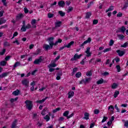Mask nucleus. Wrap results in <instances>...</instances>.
<instances>
[{"mask_svg": "<svg viewBox=\"0 0 128 128\" xmlns=\"http://www.w3.org/2000/svg\"><path fill=\"white\" fill-rule=\"evenodd\" d=\"M6 20H4V18H0V26L2 24H6Z\"/></svg>", "mask_w": 128, "mask_h": 128, "instance_id": "5701e85b", "label": "nucleus"}, {"mask_svg": "<svg viewBox=\"0 0 128 128\" xmlns=\"http://www.w3.org/2000/svg\"><path fill=\"white\" fill-rule=\"evenodd\" d=\"M20 92V90H16L12 92V94H14V96H18Z\"/></svg>", "mask_w": 128, "mask_h": 128, "instance_id": "aec40b11", "label": "nucleus"}, {"mask_svg": "<svg viewBox=\"0 0 128 128\" xmlns=\"http://www.w3.org/2000/svg\"><path fill=\"white\" fill-rule=\"evenodd\" d=\"M4 46H10V42H5L4 43Z\"/></svg>", "mask_w": 128, "mask_h": 128, "instance_id": "4c0bfd02", "label": "nucleus"}, {"mask_svg": "<svg viewBox=\"0 0 128 128\" xmlns=\"http://www.w3.org/2000/svg\"><path fill=\"white\" fill-rule=\"evenodd\" d=\"M6 54V49H3L2 51L0 52V56H4Z\"/></svg>", "mask_w": 128, "mask_h": 128, "instance_id": "de8ad7c7", "label": "nucleus"}, {"mask_svg": "<svg viewBox=\"0 0 128 128\" xmlns=\"http://www.w3.org/2000/svg\"><path fill=\"white\" fill-rule=\"evenodd\" d=\"M2 2L4 4V6H6L7 4H6V0H2Z\"/></svg>", "mask_w": 128, "mask_h": 128, "instance_id": "bf43d9fd", "label": "nucleus"}, {"mask_svg": "<svg viewBox=\"0 0 128 128\" xmlns=\"http://www.w3.org/2000/svg\"><path fill=\"white\" fill-rule=\"evenodd\" d=\"M74 44V42L72 41L68 45H64V46L60 47L59 49V50H62L64 48H70V46Z\"/></svg>", "mask_w": 128, "mask_h": 128, "instance_id": "39448f33", "label": "nucleus"}, {"mask_svg": "<svg viewBox=\"0 0 128 128\" xmlns=\"http://www.w3.org/2000/svg\"><path fill=\"white\" fill-rule=\"evenodd\" d=\"M120 94V92L116 91L114 93V98H116Z\"/></svg>", "mask_w": 128, "mask_h": 128, "instance_id": "a19ab883", "label": "nucleus"}, {"mask_svg": "<svg viewBox=\"0 0 128 128\" xmlns=\"http://www.w3.org/2000/svg\"><path fill=\"white\" fill-rule=\"evenodd\" d=\"M62 42V40L60 38H58L57 41H56L54 43V46H57L58 44H60Z\"/></svg>", "mask_w": 128, "mask_h": 128, "instance_id": "cd10ccee", "label": "nucleus"}, {"mask_svg": "<svg viewBox=\"0 0 128 128\" xmlns=\"http://www.w3.org/2000/svg\"><path fill=\"white\" fill-rule=\"evenodd\" d=\"M116 52H118L119 56H122L126 54L124 51H122L120 50H117Z\"/></svg>", "mask_w": 128, "mask_h": 128, "instance_id": "f8f14e48", "label": "nucleus"}, {"mask_svg": "<svg viewBox=\"0 0 128 128\" xmlns=\"http://www.w3.org/2000/svg\"><path fill=\"white\" fill-rule=\"evenodd\" d=\"M92 80V78H86L85 79H82L81 81L80 82V84H89V82H90Z\"/></svg>", "mask_w": 128, "mask_h": 128, "instance_id": "7ed1b4c3", "label": "nucleus"}, {"mask_svg": "<svg viewBox=\"0 0 128 128\" xmlns=\"http://www.w3.org/2000/svg\"><path fill=\"white\" fill-rule=\"evenodd\" d=\"M91 16H92V12H87L86 13V18H90Z\"/></svg>", "mask_w": 128, "mask_h": 128, "instance_id": "a878e982", "label": "nucleus"}, {"mask_svg": "<svg viewBox=\"0 0 128 128\" xmlns=\"http://www.w3.org/2000/svg\"><path fill=\"white\" fill-rule=\"evenodd\" d=\"M58 6H61L62 8H64V6H66V3H64V0H61L58 2Z\"/></svg>", "mask_w": 128, "mask_h": 128, "instance_id": "4468645a", "label": "nucleus"}, {"mask_svg": "<svg viewBox=\"0 0 128 128\" xmlns=\"http://www.w3.org/2000/svg\"><path fill=\"white\" fill-rule=\"evenodd\" d=\"M106 120H108V118L106 117V116H104L103 117V119H102V123L106 121Z\"/></svg>", "mask_w": 128, "mask_h": 128, "instance_id": "6e6d98bb", "label": "nucleus"}, {"mask_svg": "<svg viewBox=\"0 0 128 128\" xmlns=\"http://www.w3.org/2000/svg\"><path fill=\"white\" fill-rule=\"evenodd\" d=\"M116 68L118 72H120L122 70L120 69V65H116Z\"/></svg>", "mask_w": 128, "mask_h": 128, "instance_id": "f704fd0d", "label": "nucleus"}, {"mask_svg": "<svg viewBox=\"0 0 128 128\" xmlns=\"http://www.w3.org/2000/svg\"><path fill=\"white\" fill-rule=\"evenodd\" d=\"M0 66H6V62L4 60L0 62Z\"/></svg>", "mask_w": 128, "mask_h": 128, "instance_id": "7c9ffc66", "label": "nucleus"}, {"mask_svg": "<svg viewBox=\"0 0 128 128\" xmlns=\"http://www.w3.org/2000/svg\"><path fill=\"white\" fill-rule=\"evenodd\" d=\"M22 18V14H18L16 16V18L17 20H18L20 18Z\"/></svg>", "mask_w": 128, "mask_h": 128, "instance_id": "79ce46f5", "label": "nucleus"}, {"mask_svg": "<svg viewBox=\"0 0 128 128\" xmlns=\"http://www.w3.org/2000/svg\"><path fill=\"white\" fill-rule=\"evenodd\" d=\"M54 37H50L48 38L47 40H48L49 44H44L43 46V48L45 50H52V48H54Z\"/></svg>", "mask_w": 128, "mask_h": 128, "instance_id": "f257e3e1", "label": "nucleus"}, {"mask_svg": "<svg viewBox=\"0 0 128 128\" xmlns=\"http://www.w3.org/2000/svg\"><path fill=\"white\" fill-rule=\"evenodd\" d=\"M90 47L86 48V54H87L86 56H92V53L90 52Z\"/></svg>", "mask_w": 128, "mask_h": 128, "instance_id": "dca6fc26", "label": "nucleus"}, {"mask_svg": "<svg viewBox=\"0 0 128 128\" xmlns=\"http://www.w3.org/2000/svg\"><path fill=\"white\" fill-rule=\"evenodd\" d=\"M16 122H18V120H14V121L13 122L12 128H16Z\"/></svg>", "mask_w": 128, "mask_h": 128, "instance_id": "b1692460", "label": "nucleus"}, {"mask_svg": "<svg viewBox=\"0 0 128 128\" xmlns=\"http://www.w3.org/2000/svg\"><path fill=\"white\" fill-rule=\"evenodd\" d=\"M22 84L23 86L28 88V84H30V81H28V79H24L22 81Z\"/></svg>", "mask_w": 128, "mask_h": 128, "instance_id": "9b49d317", "label": "nucleus"}, {"mask_svg": "<svg viewBox=\"0 0 128 128\" xmlns=\"http://www.w3.org/2000/svg\"><path fill=\"white\" fill-rule=\"evenodd\" d=\"M94 124H95L94 122L91 123V124H90V128H94Z\"/></svg>", "mask_w": 128, "mask_h": 128, "instance_id": "774afa93", "label": "nucleus"}, {"mask_svg": "<svg viewBox=\"0 0 128 128\" xmlns=\"http://www.w3.org/2000/svg\"><path fill=\"white\" fill-rule=\"evenodd\" d=\"M110 50H112V48H106L104 50V52H110Z\"/></svg>", "mask_w": 128, "mask_h": 128, "instance_id": "c03bdc74", "label": "nucleus"}, {"mask_svg": "<svg viewBox=\"0 0 128 128\" xmlns=\"http://www.w3.org/2000/svg\"><path fill=\"white\" fill-rule=\"evenodd\" d=\"M44 100H45V99H42V100H38L36 102L37 104H42V103L44 102Z\"/></svg>", "mask_w": 128, "mask_h": 128, "instance_id": "72a5a7b5", "label": "nucleus"}, {"mask_svg": "<svg viewBox=\"0 0 128 128\" xmlns=\"http://www.w3.org/2000/svg\"><path fill=\"white\" fill-rule=\"evenodd\" d=\"M108 74H110V73L108 72H104L102 74V76H108Z\"/></svg>", "mask_w": 128, "mask_h": 128, "instance_id": "13d9d810", "label": "nucleus"}, {"mask_svg": "<svg viewBox=\"0 0 128 128\" xmlns=\"http://www.w3.org/2000/svg\"><path fill=\"white\" fill-rule=\"evenodd\" d=\"M112 88H118V84H116V83H114L113 84L112 86Z\"/></svg>", "mask_w": 128, "mask_h": 128, "instance_id": "49530a36", "label": "nucleus"}, {"mask_svg": "<svg viewBox=\"0 0 128 128\" xmlns=\"http://www.w3.org/2000/svg\"><path fill=\"white\" fill-rule=\"evenodd\" d=\"M8 74H10L8 72H3L2 74H0V78H6V76H8Z\"/></svg>", "mask_w": 128, "mask_h": 128, "instance_id": "2eb2a0df", "label": "nucleus"}, {"mask_svg": "<svg viewBox=\"0 0 128 128\" xmlns=\"http://www.w3.org/2000/svg\"><path fill=\"white\" fill-rule=\"evenodd\" d=\"M114 40H110L109 42V46H114Z\"/></svg>", "mask_w": 128, "mask_h": 128, "instance_id": "58836bf2", "label": "nucleus"}, {"mask_svg": "<svg viewBox=\"0 0 128 128\" xmlns=\"http://www.w3.org/2000/svg\"><path fill=\"white\" fill-rule=\"evenodd\" d=\"M18 100V98L16 97L15 98H11L10 100V102L12 103V102H16V100Z\"/></svg>", "mask_w": 128, "mask_h": 128, "instance_id": "c85d7f7f", "label": "nucleus"}, {"mask_svg": "<svg viewBox=\"0 0 128 128\" xmlns=\"http://www.w3.org/2000/svg\"><path fill=\"white\" fill-rule=\"evenodd\" d=\"M86 76H92V72L90 71L88 72L86 74Z\"/></svg>", "mask_w": 128, "mask_h": 128, "instance_id": "09e8293b", "label": "nucleus"}, {"mask_svg": "<svg viewBox=\"0 0 128 128\" xmlns=\"http://www.w3.org/2000/svg\"><path fill=\"white\" fill-rule=\"evenodd\" d=\"M58 12L60 16H66V13L63 12L62 10L58 11Z\"/></svg>", "mask_w": 128, "mask_h": 128, "instance_id": "bb28decb", "label": "nucleus"}, {"mask_svg": "<svg viewBox=\"0 0 128 128\" xmlns=\"http://www.w3.org/2000/svg\"><path fill=\"white\" fill-rule=\"evenodd\" d=\"M26 26H22L21 28V31L26 32Z\"/></svg>", "mask_w": 128, "mask_h": 128, "instance_id": "5fc2aeb1", "label": "nucleus"}, {"mask_svg": "<svg viewBox=\"0 0 128 128\" xmlns=\"http://www.w3.org/2000/svg\"><path fill=\"white\" fill-rule=\"evenodd\" d=\"M56 76H62V71L59 72L57 74Z\"/></svg>", "mask_w": 128, "mask_h": 128, "instance_id": "4d7b16f0", "label": "nucleus"}, {"mask_svg": "<svg viewBox=\"0 0 128 128\" xmlns=\"http://www.w3.org/2000/svg\"><path fill=\"white\" fill-rule=\"evenodd\" d=\"M24 14L28 13V8H24Z\"/></svg>", "mask_w": 128, "mask_h": 128, "instance_id": "69168bd1", "label": "nucleus"}, {"mask_svg": "<svg viewBox=\"0 0 128 128\" xmlns=\"http://www.w3.org/2000/svg\"><path fill=\"white\" fill-rule=\"evenodd\" d=\"M82 54L78 55V54H76L74 55V58H71L70 60L72 62L74 60H79V58H80L82 57Z\"/></svg>", "mask_w": 128, "mask_h": 128, "instance_id": "0eeeda50", "label": "nucleus"}, {"mask_svg": "<svg viewBox=\"0 0 128 128\" xmlns=\"http://www.w3.org/2000/svg\"><path fill=\"white\" fill-rule=\"evenodd\" d=\"M75 76L76 78H80L82 76V73H80V72H78L76 73Z\"/></svg>", "mask_w": 128, "mask_h": 128, "instance_id": "c756f323", "label": "nucleus"}, {"mask_svg": "<svg viewBox=\"0 0 128 128\" xmlns=\"http://www.w3.org/2000/svg\"><path fill=\"white\" fill-rule=\"evenodd\" d=\"M126 27L124 26H122L121 28H118V30H116V32L118 34V32L124 33L126 32Z\"/></svg>", "mask_w": 128, "mask_h": 128, "instance_id": "6e6552de", "label": "nucleus"}, {"mask_svg": "<svg viewBox=\"0 0 128 128\" xmlns=\"http://www.w3.org/2000/svg\"><path fill=\"white\" fill-rule=\"evenodd\" d=\"M74 10V8H72V6H69L67 10V12L68 14L70 12H72V10Z\"/></svg>", "mask_w": 128, "mask_h": 128, "instance_id": "2f4dec72", "label": "nucleus"}, {"mask_svg": "<svg viewBox=\"0 0 128 128\" xmlns=\"http://www.w3.org/2000/svg\"><path fill=\"white\" fill-rule=\"evenodd\" d=\"M128 6V0H127V2L125 3L124 6L122 8V10H126V8Z\"/></svg>", "mask_w": 128, "mask_h": 128, "instance_id": "e433bc0d", "label": "nucleus"}, {"mask_svg": "<svg viewBox=\"0 0 128 128\" xmlns=\"http://www.w3.org/2000/svg\"><path fill=\"white\" fill-rule=\"evenodd\" d=\"M44 61L42 59V56H40L38 58L36 59L33 62L34 64H40L42 62Z\"/></svg>", "mask_w": 128, "mask_h": 128, "instance_id": "20e7f679", "label": "nucleus"}, {"mask_svg": "<svg viewBox=\"0 0 128 128\" xmlns=\"http://www.w3.org/2000/svg\"><path fill=\"white\" fill-rule=\"evenodd\" d=\"M24 104H26V108L28 110H32L34 104H32V102L30 100H26L25 101Z\"/></svg>", "mask_w": 128, "mask_h": 128, "instance_id": "f03ea898", "label": "nucleus"}, {"mask_svg": "<svg viewBox=\"0 0 128 128\" xmlns=\"http://www.w3.org/2000/svg\"><path fill=\"white\" fill-rule=\"evenodd\" d=\"M128 42H126L124 43L123 45L121 46V48H126V46H128Z\"/></svg>", "mask_w": 128, "mask_h": 128, "instance_id": "8fccbe9b", "label": "nucleus"}, {"mask_svg": "<svg viewBox=\"0 0 128 128\" xmlns=\"http://www.w3.org/2000/svg\"><path fill=\"white\" fill-rule=\"evenodd\" d=\"M84 120H89L90 119V114L86 112L84 114V117H83Z\"/></svg>", "mask_w": 128, "mask_h": 128, "instance_id": "ddd939ff", "label": "nucleus"}, {"mask_svg": "<svg viewBox=\"0 0 128 128\" xmlns=\"http://www.w3.org/2000/svg\"><path fill=\"white\" fill-rule=\"evenodd\" d=\"M118 36L120 40H124V36L122 34H119Z\"/></svg>", "mask_w": 128, "mask_h": 128, "instance_id": "603ef678", "label": "nucleus"}, {"mask_svg": "<svg viewBox=\"0 0 128 128\" xmlns=\"http://www.w3.org/2000/svg\"><path fill=\"white\" fill-rule=\"evenodd\" d=\"M110 109H111L110 110V112H114V106H108V110H110Z\"/></svg>", "mask_w": 128, "mask_h": 128, "instance_id": "37998d69", "label": "nucleus"}, {"mask_svg": "<svg viewBox=\"0 0 128 128\" xmlns=\"http://www.w3.org/2000/svg\"><path fill=\"white\" fill-rule=\"evenodd\" d=\"M98 20H93V24H98Z\"/></svg>", "mask_w": 128, "mask_h": 128, "instance_id": "052dcab7", "label": "nucleus"}, {"mask_svg": "<svg viewBox=\"0 0 128 128\" xmlns=\"http://www.w3.org/2000/svg\"><path fill=\"white\" fill-rule=\"evenodd\" d=\"M20 66V62H15V64L13 66V68H18V66Z\"/></svg>", "mask_w": 128, "mask_h": 128, "instance_id": "4be33fe9", "label": "nucleus"}, {"mask_svg": "<svg viewBox=\"0 0 128 128\" xmlns=\"http://www.w3.org/2000/svg\"><path fill=\"white\" fill-rule=\"evenodd\" d=\"M12 58V56H8L5 58V60L7 62V60H10V58Z\"/></svg>", "mask_w": 128, "mask_h": 128, "instance_id": "864d4df0", "label": "nucleus"}, {"mask_svg": "<svg viewBox=\"0 0 128 128\" xmlns=\"http://www.w3.org/2000/svg\"><path fill=\"white\" fill-rule=\"evenodd\" d=\"M114 6H111L109 7L108 10H106V12H112V10H114Z\"/></svg>", "mask_w": 128, "mask_h": 128, "instance_id": "412c9836", "label": "nucleus"}, {"mask_svg": "<svg viewBox=\"0 0 128 128\" xmlns=\"http://www.w3.org/2000/svg\"><path fill=\"white\" fill-rule=\"evenodd\" d=\"M56 4H57L56 2H54L53 4H50V7L52 8L54 6H56Z\"/></svg>", "mask_w": 128, "mask_h": 128, "instance_id": "338daca9", "label": "nucleus"}, {"mask_svg": "<svg viewBox=\"0 0 128 128\" xmlns=\"http://www.w3.org/2000/svg\"><path fill=\"white\" fill-rule=\"evenodd\" d=\"M54 70H56V68H50L49 69V72H54Z\"/></svg>", "mask_w": 128, "mask_h": 128, "instance_id": "0e129e2a", "label": "nucleus"}, {"mask_svg": "<svg viewBox=\"0 0 128 128\" xmlns=\"http://www.w3.org/2000/svg\"><path fill=\"white\" fill-rule=\"evenodd\" d=\"M76 72H78V68H73V71L72 72V76H74V74H76Z\"/></svg>", "mask_w": 128, "mask_h": 128, "instance_id": "c9c22d12", "label": "nucleus"}, {"mask_svg": "<svg viewBox=\"0 0 128 128\" xmlns=\"http://www.w3.org/2000/svg\"><path fill=\"white\" fill-rule=\"evenodd\" d=\"M106 82V80H104V79L102 78L100 80H98L96 82V84H104Z\"/></svg>", "mask_w": 128, "mask_h": 128, "instance_id": "f3484780", "label": "nucleus"}, {"mask_svg": "<svg viewBox=\"0 0 128 128\" xmlns=\"http://www.w3.org/2000/svg\"><path fill=\"white\" fill-rule=\"evenodd\" d=\"M122 13L118 12L117 14V18H122Z\"/></svg>", "mask_w": 128, "mask_h": 128, "instance_id": "680f3d73", "label": "nucleus"}, {"mask_svg": "<svg viewBox=\"0 0 128 128\" xmlns=\"http://www.w3.org/2000/svg\"><path fill=\"white\" fill-rule=\"evenodd\" d=\"M94 114H100V110H98V109H96L94 110Z\"/></svg>", "mask_w": 128, "mask_h": 128, "instance_id": "3c124183", "label": "nucleus"}, {"mask_svg": "<svg viewBox=\"0 0 128 128\" xmlns=\"http://www.w3.org/2000/svg\"><path fill=\"white\" fill-rule=\"evenodd\" d=\"M44 120H46V122H48L50 120V118L48 115H46L45 117H44Z\"/></svg>", "mask_w": 128, "mask_h": 128, "instance_id": "473e14b6", "label": "nucleus"}, {"mask_svg": "<svg viewBox=\"0 0 128 128\" xmlns=\"http://www.w3.org/2000/svg\"><path fill=\"white\" fill-rule=\"evenodd\" d=\"M92 42V38H89L87 40H85L82 44H80L79 46L80 48H84V44H88V42Z\"/></svg>", "mask_w": 128, "mask_h": 128, "instance_id": "9d476101", "label": "nucleus"}, {"mask_svg": "<svg viewBox=\"0 0 128 128\" xmlns=\"http://www.w3.org/2000/svg\"><path fill=\"white\" fill-rule=\"evenodd\" d=\"M36 24V19H32L31 22V24H32L33 28H36V26L34 24Z\"/></svg>", "mask_w": 128, "mask_h": 128, "instance_id": "6ab92c4d", "label": "nucleus"}, {"mask_svg": "<svg viewBox=\"0 0 128 128\" xmlns=\"http://www.w3.org/2000/svg\"><path fill=\"white\" fill-rule=\"evenodd\" d=\"M48 18H54V14H52L48 13Z\"/></svg>", "mask_w": 128, "mask_h": 128, "instance_id": "a18cd8bd", "label": "nucleus"}, {"mask_svg": "<svg viewBox=\"0 0 128 128\" xmlns=\"http://www.w3.org/2000/svg\"><path fill=\"white\" fill-rule=\"evenodd\" d=\"M74 91H70L68 93V98H72V96H74Z\"/></svg>", "mask_w": 128, "mask_h": 128, "instance_id": "a211bd4d", "label": "nucleus"}, {"mask_svg": "<svg viewBox=\"0 0 128 128\" xmlns=\"http://www.w3.org/2000/svg\"><path fill=\"white\" fill-rule=\"evenodd\" d=\"M25 27H26V28L28 29V28H32V26L30 25V24H27L26 26H25Z\"/></svg>", "mask_w": 128, "mask_h": 128, "instance_id": "e2e57ef3", "label": "nucleus"}, {"mask_svg": "<svg viewBox=\"0 0 128 128\" xmlns=\"http://www.w3.org/2000/svg\"><path fill=\"white\" fill-rule=\"evenodd\" d=\"M62 23V21H58L57 22H55V27L52 28V30H56V29L60 27Z\"/></svg>", "mask_w": 128, "mask_h": 128, "instance_id": "1a4fd4ad", "label": "nucleus"}, {"mask_svg": "<svg viewBox=\"0 0 128 128\" xmlns=\"http://www.w3.org/2000/svg\"><path fill=\"white\" fill-rule=\"evenodd\" d=\"M56 64H53V63H51L48 66V68H56Z\"/></svg>", "mask_w": 128, "mask_h": 128, "instance_id": "393cba45", "label": "nucleus"}, {"mask_svg": "<svg viewBox=\"0 0 128 128\" xmlns=\"http://www.w3.org/2000/svg\"><path fill=\"white\" fill-rule=\"evenodd\" d=\"M68 114H70V111L68 110H66L64 112V113L63 114V116H66V118H67L68 120V118H72V116H74V113L71 114L70 116H68Z\"/></svg>", "mask_w": 128, "mask_h": 128, "instance_id": "423d86ee", "label": "nucleus"}, {"mask_svg": "<svg viewBox=\"0 0 128 128\" xmlns=\"http://www.w3.org/2000/svg\"><path fill=\"white\" fill-rule=\"evenodd\" d=\"M59 110H60V108H56L55 110H54L52 111V112L54 114H55V112H58Z\"/></svg>", "mask_w": 128, "mask_h": 128, "instance_id": "ea45409f", "label": "nucleus"}]
</instances>
